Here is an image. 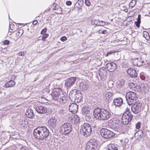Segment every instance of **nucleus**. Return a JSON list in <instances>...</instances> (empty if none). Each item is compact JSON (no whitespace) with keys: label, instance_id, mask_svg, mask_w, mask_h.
Wrapping results in <instances>:
<instances>
[{"label":"nucleus","instance_id":"obj_1","mask_svg":"<svg viewBox=\"0 0 150 150\" xmlns=\"http://www.w3.org/2000/svg\"><path fill=\"white\" fill-rule=\"evenodd\" d=\"M33 134L35 138L42 140L47 138L50 134V131L45 126L39 127L34 129Z\"/></svg>","mask_w":150,"mask_h":150},{"label":"nucleus","instance_id":"obj_2","mask_svg":"<svg viewBox=\"0 0 150 150\" xmlns=\"http://www.w3.org/2000/svg\"><path fill=\"white\" fill-rule=\"evenodd\" d=\"M72 129L71 125L69 123H66L62 125L60 127L59 132L63 135H67L69 134Z\"/></svg>","mask_w":150,"mask_h":150},{"label":"nucleus","instance_id":"obj_3","mask_svg":"<svg viewBox=\"0 0 150 150\" xmlns=\"http://www.w3.org/2000/svg\"><path fill=\"white\" fill-rule=\"evenodd\" d=\"M80 132L83 135L88 136L91 134L92 132L91 126L87 123H85L81 125Z\"/></svg>","mask_w":150,"mask_h":150},{"label":"nucleus","instance_id":"obj_4","mask_svg":"<svg viewBox=\"0 0 150 150\" xmlns=\"http://www.w3.org/2000/svg\"><path fill=\"white\" fill-rule=\"evenodd\" d=\"M126 98L127 103L129 105H132L137 100V97L136 93L132 91L127 93L126 95Z\"/></svg>","mask_w":150,"mask_h":150},{"label":"nucleus","instance_id":"obj_5","mask_svg":"<svg viewBox=\"0 0 150 150\" xmlns=\"http://www.w3.org/2000/svg\"><path fill=\"white\" fill-rule=\"evenodd\" d=\"M98 147L97 141L95 139H91L87 143L86 150H96Z\"/></svg>","mask_w":150,"mask_h":150},{"label":"nucleus","instance_id":"obj_6","mask_svg":"<svg viewBox=\"0 0 150 150\" xmlns=\"http://www.w3.org/2000/svg\"><path fill=\"white\" fill-rule=\"evenodd\" d=\"M100 133L101 136L105 139L111 138L115 135L114 132L104 128L101 129Z\"/></svg>","mask_w":150,"mask_h":150},{"label":"nucleus","instance_id":"obj_7","mask_svg":"<svg viewBox=\"0 0 150 150\" xmlns=\"http://www.w3.org/2000/svg\"><path fill=\"white\" fill-rule=\"evenodd\" d=\"M62 94L61 88H55L52 91L51 95L52 98L54 100H58L61 96L63 95Z\"/></svg>","mask_w":150,"mask_h":150},{"label":"nucleus","instance_id":"obj_8","mask_svg":"<svg viewBox=\"0 0 150 150\" xmlns=\"http://www.w3.org/2000/svg\"><path fill=\"white\" fill-rule=\"evenodd\" d=\"M76 78V77H70L65 80L64 86L67 88H70L74 84Z\"/></svg>","mask_w":150,"mask_h":150},{"label":"nucleus","instance_id":"obj_9","mask_svg":"<svg viewBox=\"0 0 150 150\" xmlns=\"http://www.w3.org/2000/svg\"><path fill=\"white\" fill-rule=\"evenodd\" d=\"M142 104L140 101L135 102V103L132 106V109L134 113L137 114L140 112L141 109Z\"/></svg>","mask_w":150,"mask_h":150},{"label":"nucleus","instance_id":"obj_10","mask_svg":"<svg viewBox=\"0 0 150 150\" xmlns=\"http://www.w3.org/2000/svg\"><path fill=\"white\" fill-rule=\"evenodd\" d=\"M100 120H107L109 119L111 115L110 113L107 110L102 109L101 112Z\"/></svg>","mask_w":150,"mask_h":150},{"label":"nucleus","instance_id":"obj_11","mask_svg":"<svg viewBox=\"0 0 150 150\" xmlns=\"http://www.w3.org/2000/svg\"><path fill=\"white\" fill-rule=\"evenodd\" d=\"M68 116L69 119L72 124H76L80 122V118L77 115H72L70 114H69Z\"/></svg>","mask_w":150,"mask_h":150},{"label":"nucleus","instance_id":"obj_12","mask_svg":"<svg viewBox=\"0 0 150 150\" xmlns=\"http://www.w3.org/2000/svg\"><path fill=\"white\" fill-rule=\"evenodd\" d=\"M102 109L97 108H96L93 112V116L96 119L100 120Z\"/></svg>","mask_w":150,"mask_h":150},{"label":"nucleus","instance_id":"obj_13","mask_svg":"<svg viewBox=\"0 0 150 150\" xmlns=\"http://www.w3.org/2000/svg\"><path fill=\"white\" fill-rule=\"evenodd\" d=\"M106 67L107 70L108 71L111 72L114 71L117 69L116 65L113 62L107 63Z\"/></svg>","mask_w":150,"mask_h":150},{"label":"nucleus","instance_id":"obj_14","mask_svg":"<svg viewBox=\"0 0 150 150\" xmlns=\"http://www.w3.org/2000/svg\"><path fill=\"white\" fill-rule=\"evenodd\" d=\"M78 109V105L76 103H72L69 106V111L73 114H75L77 112Z\"/></svg>","mask_w":150,"mask_h":150},{"label":"nucleus","instance_id":"obj_15","mask_svg":"<svg viewBox=\"0 0 150 150\" xmlns=\"http://www.w3.org/2000/svg\"><path fill=\"white\" fill-rule=\"evenodd\" d=\"M36 111L41 114H44L47 112V110L42 105H38L36 108Z\"/></svg>","mask_w":150,"mask_h":150},{"label":"nucleus","instance_id":"obj_16","mask_svg":"<svg viewBox=\"0 0 150 150\" xmlns=\"http://www.w3.org/2000/svg\"><path fill=\"white\" fill-rule=\"evenodd\" d=\"M57 120L54 118L50 119L48 121V125L50 127L54 128L56 126Z\"/></svg>","mask_w":150,"mask_h":150},{"label":"nucleus","instance_id":"obj_17","mask_svg":"<svg viewBox=\"0 0 150 150\" xmlns=\"http://www.w3.org/2000/svg\"><path fill=\"white\" fill-rule=\"evenodd\" d=\"M127 73L131 77H136L137 76V74L136 71L133 69L130 68L127 70Z\"/></svg>","mask_w":150,"mask_h":150},{"label":"nucleus","instance_id":"obj_18","mask_svg":"<svg viewBox=\"0 0 150 150\" xmlns=\"http://www.w3.org/2000/svg\"><path fill=\"white\" fill-rule=\"evenodd\" d=\"M142 59L141 58H137L132 60V63L135 66H140L142 64Z\"/></svg>","mask_w":150,"mask_h":150},{"label":"nucleus","instance_id":"obj_19","mask_svg":"<svg viewBox=\"0 0 150 150\" xmlns=\"http://www.w3.org/2000/svg\"><path fill=\"white\" fill-rule=\"evenodd\" d=\"M16 82L13 80H9L7 82L4 84V86L6 88L11 87L14 86Z\"/></svg>","mask_w":150,"mask_h":150},{"label":"nucleus","instance_id":"obj_20","mask_svg":"<svg viewBox=\"0 0 150 150\" xmlns=\"http://www.w3.org/2000/svg\"><path fill=\"white\" fill-rule=\"evenodd\" d=\"M142 64L141 66H143L145 68L148 67L150 64V61L148 58H146L144 60H142Z\"/></svg>","mask_w":150,"mask_h":150},{"label":"nucleus","instance_id":"obj_21","mask_svg":"<svg viewBox=\"0 0 150 150\" xmlns=\"http://www.w3.org/2000/svg\"><path fill=\"white\" fill-rule=\"evenodd\" d=\"M123 117H131L132 118L133 115L130 113L129 109L127 108L126 110L124 112V113L122 114V118Z\"/></svg>","mask_w":150,"mask_h":150},{"label":"nucleus","instance_id":"obj_22","mask_svg":"<svg viewBox=\"0 0 150 150\" xmlns=\"http://www.w3.org/2000/svg\"><path fill=\"white\" fill-rule=\"evenodd\" d=\"M33 110L30 108L28 109L26 112L25 115L26 116L29 118H33L34 116Z\"/></svg>","mask_w":150,"mask_h":150},{"label":"nucleus","instance_id":"obj_23","mask_svg":"<svg viewBox=\"0 0 150 150\" xmlns=\"http://www.w3.org/2000/svg\"><path fill=\"white\" fill-rule=\"evenodd\" d=\"M59 102L61 104L66 103L68 100V97L64 95H62L61 97L59 98Z\"/></svg>","mask_w":150,"mask_h":150},{"label":"nucleus","instance_id":"obj_24","mask_svg":"<svg viewBox=\"0 0 150 150\" xmlns=\"http://www.w3.org/2000/svg\"><path fill=\"white\" fill-rule=\"evenodd\" d=\"M137 84L133 82H130L128 84L129 87L132 90L135 91H136L138 89L137 88Z\"/></svg>","mask_w":150,"mask_h":150},{"label":"nucleus","instance_id":"obj_25","mask_svg":"<svg viewBox=\"0 0 150 150\" xmlns=\"http://www.w3.org/2000/svg\"><path fill=\"white\" fill-rule=\"evenodd\" d=\"M114 103L115 105L116 106H120L122 104V98H118L115 99L114 100Z\"/></svg>","mask_w":150,"mask_h":150},{"label":"nucleus","instance_id":"obj_26","mask_svg":"<svg viewBox=\"0 0 150 150\" xmlns=\"http://www.w3.org/2000/svg\"><path fill=\"white\" fill-rule=\"evenodd\" d=\"M108 150H118L117 145L115 144H110Z\"/></svg>","mask_w":150,"mask_h":150},{"label":"nucleus","instance_id":"obj_27","mask_svg":"<svg viewBox=\"0 0 150 150\" xmlns=\"http://www.w3.org/2000/svg\"><path fill=\"white\" fill-rule=\"evenodd\" d=\"M132 119V118L131 117L129 118L123 117V118H122V124L125 125H127L131 120Z\"/></svg>","mask_w":150,"mask_h":150},{"label":"nucleus","instance_id":"obj_28","mask_svg":"<svg viewBox=\"0 0 150 150\" xmlns=\"http://www.w3.org/2000/svg\"><path fill=\"white\" fill-rule=\"evenodd\" d=\"M54 10L55 11V12L57 14H60L62 13V10L61 7L58 6L54 8Z\"/></svg>","mask_w":150,"mask_h":150},{"label":"nucleus","instance_id":"obj_29","mask_svg":"<svg viewBox=\"0 0 150 150\" xmlns=\"http://www.w3.org/2000/svg\"><path fill=\"white\" fill-rule=\"evenodd\" d=\"M83 112L85 114H87L90 112V108L88 106H84L82 108Z\"/></svg>","mask_w":150,"mask_h":150},{"label":"nucleus","instance_id":"obj_30","mask_svg":"<svg viewBox=\"0 0 150 150\" xmlns=\"http://www.w3.org/2000/svg\"><path fill=\"white\" fill-rule=\"evenodd\" d=\"M23 33L24 31L23 29H19L18 32L16 33L17 39L19 38L23 35Z\"/></svg>","mask_w":150,"mask_h":150},{"label":"nucleus","instance_id":"obj_31","mask_svg":"<svg viewBox=\"0 0 150 150\" xmlns=\"http://www.w3.org/2000/svg\"><path fill=\"white\" fill-rule=\"evenodd\" d=\"M42 35V36H39L38 38V40H40L41 39H39L41 37H42V40L43 41H45L46 40V39L48 38L49 36V35L48 33H46L45 34Z\"/></svg>","mask_w":150,"mask_h":150},{"label":"nucleus","instance_id":"obj_32","mask_svg":"<svg viewBox=\"0 0 150 150\" xmlns=\"http://www.w3.org/2000/svg\"><path fill=\"white\" fill-rule=\"evenodd\" d=\"M143 36L147 40H149L150 38L148 32L144 31L143 32Z\"/></svg>","mask_w":150,"mask_h":150},{"label":"nucleus","instance_id":"obj_33","mask_svg":"<svg viewBox=\"0 0 150 150\" xmlns=\"http://www.w3.org/2000/svg\"><path fill=\"white\" fill-rule=\"evenodd\" d=\"M99 34H107L108 33V31L106 30H104L101 28L98 30Z\"/></svg>","mask_w":150,"mask_h":150},{"label":"nucleus","instance_id":"obj_34","mask_svg":"<svg viewBox=\"0 0 150 150\" xmlns=\"http://www.w3.org/2000/svg\"><path fill=\"white\" fill-rule=\"evenodd\" d=\"M136 1L134 0H132L129 3V7H131V8H132L135 6V5L136 4Z\"/></svg>","mask_w":150,"mask_h":150},{"label":"nucleus","instance_id":"obj_35","mask_svg":"<svg viewBox=\"0 0 150 150\" xmlns=\"http://www.w3.org/2000/svg\"><path fill=\"white\" fill-rule=\"evenodd\" d=\"M141 123L140 122H138L135 125L136 129H139L141 127Z\"/></svg>","mask_w":150,"mask_h":150},{"label":"nucleus","instance_id":"obj_36","mask_svg":"<svg viewBox=\"0 0 150 150\" xmlns=\"http://www.w3.org/2000/svg\"><path fill=\"white\" fill-rule=\"evenodd\" d=\"M115 52H116L115 51H110L109 52H107V54H106V55H105V57H108L110 55L112 54H114Z\"/></svg>","mask_w":150,"mask_h":150},{"label":"nucleus","instance_id":"obj_37","mask_svg":"<svg viewBox=\"0 0 150 150\" xmlns=\"http://www.w3.org/2000/svg\"><path fill=\"white\" fill-rule=\"evenodd\" d=\"M26 53V51H20L18 53V55L20 56H23Z\"/></svg>","mask_w":150,"mask_h":150},{"label":"nucleus","instance_id":"obj_38","mask_svg":"<svg viewBox=\"0 0 150 150\" xmlns=\"http://www.w3.org/2000/svg\"><path fill=\"white\" fill-rule=\"evenodd\" d=\"M16 77L14 75H11L9 76V79L10 80H13L14 81Z\"/></svg>","mask_w":150,"mask_h":150},{"label":"nucleus","instance_id":"obj_39","mask_svg":"<svg viewBox=\"0 0 150 150\" xmlns=\"http://www.w3.org/2000/svg\"><path fill=\"white\" fill-rule=\"evenodd\" d=\"M47 31V29L46 28H45L43 29H42L41 32V35H43L44 34H46V32Z\"/></svg>","mask_w":150,"mask_h":150},{"label":"nucleus","instance_id":"obj_40","mask_svg":"<svg viewBox=\"0 0 150 150\" xmlns=\"http://www.w3.org/2000/svg\"><path fill=\"white\" fill-rule=\"evenodd\" d=\"M67 40V38L65 36H63L61 37L60 38V40L63 42Z\"/></svg>","mask_w":150,"mask_h":150},{"label":"nucleus","instance_id":"obj_41","mask_svg":"<svg viewBox=\"0 0 150 150\" xmlns=\"http://www.w3.org/2000/svg\"><path fill=\"white\" fill-rule=\"evenodd\" d=\"M85 3L86 5L88 6L91 5V2L88 0H85Z\"/></svg>","mask_w":150,"mask_h":150},{"label":"nucleus","instance_id":"obj_42","mask_svg":"<svg viewBox=\"0 0 150 150\" xmlns=\"http://www.w3.org/2000/svg\"><path fill=\"white\" fill-rule=\"evenodd\" d=\"M111 95V93L110 92H108L105 94V97L107 99L108 98H109L110 96Z\"/></svg>","mask_w":150,"mask_h":150},{"label":"nucleus","instance_id":"obj_43","mask_svg":"<svg viewBox=\"0 0 150 150\" xmlns=\"http://www.w3.org/2000/svg\"><path fill=\"white\" fill-rule=\"evenodd\" d=\"M3 43L4 45H7L9 44L10 41L8 40H5L3 42Z\"/></svg>","mask_w":150,"mask_h":150},{"label":"nucleus","instance_id":"obj_44","mask_svg":"<svg viewBox=\"0 0 150 150\" xmlns=\"http://www.w3.org/2000/svg\"><path fill=\"white\" fill-rule=\"evenodd\" d=\"M140 23H141L140 22H138L137 21H135L134 22L135 24L136 25V26L138 28L139 27L140 25Z\"/></svg>","mask_w":150,"mask_h":150},{"label":"nucleus","instance_id":"obj_45","mask_svg":"<svg viewBox=\"0 0 150 150\" xmlns=\"http://www.w3.org/2000/svg\"><path fill=\"white\" fill-rule=\"evenodd\" d=\"M66 4L68 6H70L72 4V2L71 1H67L66 2Z\"/></svg>","mask_w":150,"mask_h":150},{"label":"nucleus","instance_id":"obj_46","mask_svg":"<svg viewBox=\"0 0 150 150\" xmlns=\"http://www.w3.org/2000/svg\"><path fill=\"white\" fill-rule=\"evenodd\" d=\"M141 15L140 14H139L138 16V18L137 19V21L141 22Z\"/></svg>","mask_w":150,"mask_h":150},{"label":"nucleus","instance_id":"obj_47","mask_svg":"<svg viewBox=\"0 0 150 150\" xmlns=\"http://www.w3.org/2000/svg\"><path fill=\"white\" fill-rule=\"evenodd\" d=\"M121 127H120V128L119 126H116L115 127V129H117V131H118L120 132V131L121 130Z\"/></svg>","mask_w":150,"mask_h":150},{"label":"nucleus","instance_id":"obj_48","mask_svg":"<svg viewBox=\"0 0 150 150\" xmlns=\"http://www.w3.org/2000/svg\"><path fill=\"white\" fill-rule=\"evenodd\" d=\"M38 21L37 20L34 21L33 23V24L34 25H36L38 23Z\"/></svg>","mask_w":150,"mask_h":150},{"label":"nucleus","instance_id":"obj_49","mask_svg":"<svg viewBox=\"0 0 150 150\" xmlns=\"http://www.w3.org/2000/svg\"><path fill=\"white\" fill-rule=\"evenodd\" d=\"M78 3L80 2L82 4H83V1L82 0H78Z\"/></svg>","mask_w":150,"mask_h":150},{"label":"nucleus","instance_id":"obj_50","mask_svg":"<svg viewBox=\"0 0 150 150\" xmlns=\"http://www.w3.org/2000/svg\"><path fill=\"white\" fill-rule=\"evenodd\" d=\"M102 70H103L104 71V70L103 69H100V70H99L100 72L99 73V74L100 75L101 74V71Z\"/></svg>","mask_w":150,"mask_h":150},{"label":"nucleus","instance_id":"obj_51","mask_svg":"<svg viewBox=\"0 0 150 150\" xmlns=\"http://www.w3.org/2000/svg\"><path fill=\"white\" fill-rule=\"evenodd\" d=\"M124 10L126 12L128 11V10L127 9H124Z\"/></svg>","mask_w":150,"mask_h":150},{"label":"nucleus","instance_id":"obj_52","mask_svg":"<svg viewBox=\"0 0 150 150\" xmlns=\"http://www.w3.org/2000/svg\"><path fill=\"white\" fill-rule=\"evenodd\" d=\"M19 24L20 25H21V24H22V25H23V24L19 23Z\"/></svg>","mask_w":150,"mask_h":150},{"label":"nucleus","instance_id":"obj_53","mask_svg":"<svg viewBox=\"0 0 150 150\" xmlns=\"http://www.w3.org/2000/svg\"><path fill=\"white\" fill-rule=\"evenodd\" d=\"M12 26V25H11L10 26V28L11 29V26Z\"/></svg>","mask_w":150,"mask_h":150}]
</instances>
